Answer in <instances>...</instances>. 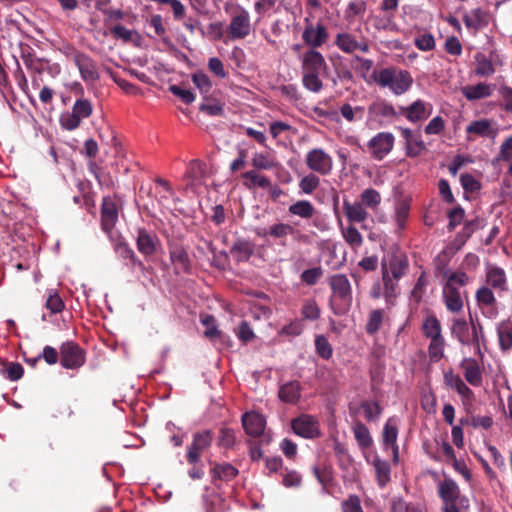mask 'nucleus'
Returning <instances> with one entry per match:
<instances>
[{
  "label": "nucleus",
  "mask_w": 512,
  "mask_h": 512,
  "mask_svg": "<svg viewBox=\"0 0 512 512\" xmlns=\"http://www.w3.org/2000/svg\"><path fill=\"white\" fill-rule=\"evenodd\" d=\"M85 362L83 351L73 343H65L61 348V365L66 369H74Z\"/></svg>",
  "instance_id": "17"
},
{
  "label": "nucleus",
  "mask_w": 512,
  "mask_h": 512,
  "mask_svg": "<svg viewBox=\"0 0 512 512\" xmlns=\"http://www.w3.org/2000/svg\"><path fill=\"white\" fill-rule=\"evenodd\" d=\"M462 291L457 286L444 284L443 300L446 308L452 313H458L463 309Z\"/></svg>",
  "instance_id": "22"
},
{
  "label": "nucleus",
  "mask_w": 512,
  "mask_h": 512,
  "mask_svg": "<svg viewBox=\"0 0 512 512\" xmlns=\"http://www.w3.org/2000/svg\"><path fill=\"white\" fill-rule=\"evenodd\" d=\"M383 320V311L380 309H376L370 312L368 321L366 324V331L368 334L376 333L382 324Z\"/></svg>",
  "instance_id": "55"
},
{
  "label": "nucleus",
  "mask_w": 512,
  "mask_h": 512,
  "mask_svg": "<svg viewBox=\"0 0 512 512\" xmlns=\"http://www.w3.org/2000/svg\"><path fill=\"white\" fill-rule=\"evenodd\" d=\"M295 434L305 438L314 439L321 435L320 422L317 417L302 414L291 422Z\"/></svg>",
  "instance_id": "9"
},
{
  "label": "nucleus",
  "mask_w": 512,
  "mask_h": 512,
  "mask_svg": "<svg viewBox=\"0 0 512 512\" xmlns=\"http://www.w3.org/2000/svg\"><path fill=\"white\" fill-rule=\"evenodd\" d=\"M498 93L503 109L508 113H512V88L505 85L501 86L498 89Z\"/></svg>",
  "instance_id": "64"
},
{
  "label": "nucleus",
  "mask_w": 512,
  "mask_h": 512,
  "mask_svg": "<svg viewBox=\"0 0 512 512\" xmlns=\"http://www.w3.org/2000/svg\"><path fill=\"white\" fill-rule=\"evenodd\" d=\"M212 477L229 481L238 474V470L229 463L216 464L212 470Z\"/></svg>",
  "instance_id": "44"
},
{
  "label": "nucleus",
  "mask_w": 512,
  "mask_h": 512,
  "mask_svg": "<svg viewBox=\"0 0 512 512\" xmlns=\"http://www.w3.org/2000/svg\"><path fill=\"white\" fill-rule=\"evenodd\" d=\"M374 467L377 482L381 487H384L390 481V465L387 461L382 460L378 455H375L371 461Z\"/></svg>",
  "instance_id": "34"
},
{
  "label": "nucleus",
  "mask_w": 512,
  "mask_h": 512,
  "mask_svg": "<svg viewBox=\"0 0 512 512\" xmlns=\"http://www.w3.org/2000/svg\"><path fill=\"white\" fill-rule=\"evenodd\" d=\"M305 164L311 172L321 176L330 175L334 167L332 156L320 147L312 148L306 153Z\"/></svg>",
  "instance_id": "6"
},
{
  "label": "nucleus",
  "mask_w": 512,
  "mask_h": 512,
  "mask_svg": "<svg viewBox=\"0 0 512 512\" xmlns=\"http://www.w3.org/2000/svg\"><path fill=\"white\" fill-rule=\"evenodd\" d=\"M394 141L392 133L380 132L368 142V147L375 159L382 160L393 149Z\"/></svg>",
  "instance_id": "14"
},
{
  "label": "nucleus",
  "mask_w": 512,
  "mask_h": 512,
  "mask_svg": "<svg viewBox=\"0 0 512 512\" xmlns=\"http://www.w3.org/2000/svg\"><path fill=\"white\" fill-rule=\"evenodd\" d=\"M474 232V223L473 222H467L465 223L463 229L461 232H459L453 242V247H455L456 250H459L465 242L470 238L472 233Z\"/></svg>",
  "instance_id": "57"
},
{
  "label": "nucleus",
  "mask_w": 512,
  "mask_h": 512,
  "mask_svg": "<svg viewBox=\"0 0 512 512\" xmlns=\"http://www.w3.org/2000/svg\"><path fill=\"white\" fill-rule=\"evenodd\" d=\"M335 45L339 50L346 54H352L355 51L368 53L370 45L367 39L357 40L356 37L348 32L338 33L335 37Z\"/></svg>",
  "instance_id": "12"
},
{
  "label": "nucleus",
  "mask_w": 512,
  "mask_h": 512,
  "mask_svg": "<svg viewBox=\"0 0 512 512\" xmlns=\"http://www.w3.org/2000/svg\"><path fill=\"white\" fill-rule=\"evenodd\" d=\"M306 26L302 33L304 43L308 49H317L321 47L328 39V31L326 27L320 23L314 25L306 19Z\"/></svg>",
  "instance_id": "13"
},
{
  "label": "nucleus",
  "mask_w": 512,
  "mask_h": 512,
  "mask_svg": "<svg viewBox=\"0 0 512 512\" xmlns=\"http://www.w3.org/2000/svg\"><path fill=\"white\" fill-rule=\"evenodd\" d=\"M366 2L364 0L351 1L344 12V17L349 23H353L356 17H362L366 12Z\"/></svg>",
  "instance_id": "45"
},
{
  "label": "nucleus",
  "mask_w": 512,
  "mask_h": 512,
  "mask_svg": "<svg viewBox=\"0 0 512 512\" xmlns=\"http://www.w3.org/2000/svg\"><path fill=\"white\" fill-rule=\"evenodd\" d=\"M320 308L314 299L304 301L301 308V315L304 319L315 321L320 317Z\"/></svg>",
  "instance_id": "49"
},
{
  "label": "nucleus",
  "mask_w": 512,
  "mask_h": 512,
  "mask_svg": "<svg viewBox=\"0 0 512 512\" xmlns=\"http://www.w3.org/2000/svg\"><path fill=\"white\" fill-rule=\"evenodd\" d=\"M118 219L116 204L110 198H104L101 209V222L105 231H110Z\"/></svg>",
  "instance_id": "27"
},
{
  "label": "nucleus",
  "mask_w": 512,
  "mask_h": 512,
  "mask_svg": "<svg viewBox=\"0 0 512 512\" xmlns=\"http://www.w3.org/2000/svg\"><path fill=\"white\" fill-rule=\"evenodd\" d=\"M405 141V151L408 157H417L426 151V145L422 140L421 134L414 132L409 128H399Z\"/></svg>",
  "instance_id": "19"
},
{
  "label": "nucleus",
  "mask_w": 512,
  "mask_h": 512,
  "mask_svg": "<svg viewBox=\"0 0 512 512\" xmlns=\"http://www.w3.org/2000/svg\"><path fill=\"white\" fill-rule=\"evenodd\" d=\"M294 228L285 223H276L270 226L266 232L267 235L272 236L275 239H283L288 235L293 234Z\"/></svg>",
  "instance_id": "52"
},
{
  "label": "nucleus",
  "mask_w": 512,
  "mask_h": 512,
  "mask_svg": "<svg viewBox=\"0 0 512 512\" xmlns=\"http://www.w3.org/2000/svg\"><path fill=\"white\" fill-rule=\"evenodd\" d=\"M432 109L433 107L430 103L418 99L401 110L408 121L416 123L428 118L432 113Z\"/></svg>",
  "instance_id": "20"
},
{
  "label": "nucleus",
  "mask_w": 512,
  "mask_h": 512,
  "mask_svg": "<svg viewBox=\"0 0 512 512\" xmlns=\"http://www.w3.org/2000/svg\"><path fill=\"white\" fill-rule=\"evenodd\" d=\"M371 80L379 87L389 89L394 95L405 94L413 85L414 79L409 71L389 67L371 73Z\"/></svg>",
  "instance_id": "3"
},
{
  "label": "nucleus",
  "mask_w": 512,
  "mask_h": 512,
  "mask_svg": "<svg viewBox=\"0 0 512 512\" xmlns=\"http://www.w3.org/2000/svg\"><path fill=\"white\" fill-rule=\"evenodd\" d=\"M315 346L318 355L323 359H329L332 356V347L323 335L316 337Z\"/></svg>",
  "instance_id": "59"
},
{
  "label": "nucleus",
  "mask_w": 512,
  "mask_h": 512,
  "mask_svg": "<svg viewBox=\"0 0 512 512\" xmlns=\"http://www.w3.org/2000/svg\"><path fill=\"white\" fill-rule=\"evenodd\" d=\"M415 46L421 51H431L435 48V38L431 33H422L415 37Z\"/></svg>",
  "instance_id": "54"
},
{
  "label": "nucleus",
  "mask_w": 512,
  "mask_h": 512,
  "mask_svg": "<svg viewBox=\"0 0 512 512\" xmlns=\"http://www.w3.org/2000/svg\"><path fill=\"white\" fill-rule=\"evenodd\" d=\"M382 280L384 289V298L387 305H393L394 300L399 294L398 280L392 279L386 265H382Z\"/></svg>",
  "instance_id": "30"
},
{
  "label": "nucleus",
  "mask_w": 512,
  "mask_h": 512,
  "mask_svg": "<svg viewBox=\"0 0 512 512\" xmlns=\"http://www.w3.org/2000/svg\"><path fill=\"white\" fill-rule=\"evenodd\" d=\"M492 288L482 285L475 293V300L477 307L480 309L481 314L490 320H494L499 315L498 303Z\"/></svg>",
  "instance_id": "7"
},
{
  "label": "nucleus",
  "mask_w": 512,
  "mask_h": 512,
  "mask_svg": "<svg viewBox=\"0 0 512 512\" xmlns=\"http://www.w3.org/2000/svg\"><path fill=\"white\" fill-rule=\"evenodd\" d=\"M81 119L78 118L72 111L63 113L60 116V125L63 129L72 131L80 126Z\"/></svg>",
  "instance_id": "58"
},
{
  "label": "nucleus",
  "mask_w": 512,
  "mask_h": 512,
  "mask_svg": "<svg viewBox=\"0 0 512 512\" xmlns=\"http://www.w3.org/2000/svg\"><path fill=\"white\" fill-rule=\"evenodd\" d=\"M323 270L321 267H314L311 269H307L302 272L301 280L307 285H315L318 280L322 277Z\"/></svg>",
  "instance_id": "63"
},
{
  "label": "nucleus",
  "mask_w": 512,
  "mask_h": 512,
  "mask_svg": "<svg viewBox=\"0 0 512 512\" xmlns=\"http://www.w3.org/2000/svg\"><path fill=\"white\" fill-rule=\"evenodd\" d=\"M440 273L446 280V285L456 286L458 284L460 286H465L470 281L469 276L464 271L452 272L448 269H443Z\"/></svg>",
  "instance_id": "46"
},
{
  "label": "nucleus",
  "mask_w": 512,
  "mask_h": 512,
  "mask_svg": "<svg viewBox=\"0 0 512 512\" xmlns=\"http://www.w3.org/2000/svg\"><path fill=\"white\" fill-rule=\"evenodd\" d=\"M398 427L395 418H389L384 425L382 441L384 449L392 450L393 462L398 463L399 447L397 445Z\"/></svg>",
  "instance_id": "18"
},
{
  "label": "nucleus",
  "mask_w": 512,
  "mask_h": 512,
  "mask_svg": "<svg viewBox=\"0 0 512 512\" xmlns=\"http://www.w3.org/2000/svg\"><path fill=\"white\" fill-rule=\"evenodd\" d=\"M475 68L474 73L479 77H490L495 72V66L491 59H489L484 53L478 52L474 55Z\"/></svg>",
  "instance_id": "32"
},
{
  "label": "nucleus",
  "mask_w": 512,
  "mask_h": 512,
  "mask_svg": "<svg viewBox=\"0 0 512 512\" xmlns=\"http://www.w3.org/2000/svg\"><path fill=\"white\" fill-rule=\"evenodd\" d=\"M352 431L354 434V437L357 441V444L362 449L369 448L372 443L373 439L372 436L368 430V428L361 422H356L352 426Z\"/></svg>",
  "instance_id": "38"
},
{
  "label": "nucleus",
  "mask_w": 512,
  "mask_h": 512,
  "mask_svg": "<svg viewBox=\"0 0 512 512\" xmlns=\"http://www.w3.org/2000/svg\"><path fill=\"white\" fill-rule=\"evenodd\" d=\"M451 336L463 346H472L476 353L481 354V343L485 341L483 326L478 318L469 315V321L455 318L451 323Z\"/></svg>",
  "instance_id": "2"
},
{
  "label": "nucleus",
  "mask_w": 512,
  "mask_h": 512,
  "mask_svg": "<svg viewBox=\"0 0 512 512\" xmlns=\"http://www.w3.org/2000/svg\"><path fill=\"white\" fill-rule=\"evenodd\" d=\"M445 129V121L441 116H435L425 126L424 132L427 135H438Z\"/></svg>",
  "instance_id": "61"
},
{
  "label": "nucleus",
  "mask_w": 512,
  "mask_h": 512,
  "mask_svg": "<svg viewBox=\"0 0 512 512\" xmlns=\"http://www.w3.org/2000/svg\"><path fill=\"white\" fill-rule=\"evenodd\" d=\"M301 64L302 84L313 92L319 93L323 89L321 76L328 71L324 56L315 49H307L298 55Z\"/></svg>",
  "instance_id": "1"
},
{
  "label": "nucleus",
  "mask_w": 512,
  "mask_h": 512,
  "mask_svg": "<svg viewBox=\"0 0 512 512\" xmlns=\"http://www.w3.org/2000/svg\"><path fill=\"white\" fill-rule=\"evenodd\" d=\"M381 194L374 188L364 189L360 194V203L367 209L376 210L381 204Z\"/></svg>",
  "instance_id": "39"
},
{
  "label": "nucleus",
  "mask_w": 512,
  "mask_h": 512,
  "mask_svg": "<svg viewBox=\"0 0 512 512\" xmlns=\"http://www.w3.org/2000/svg\"><path fill=\"white\" fill-rule=\"evenodd\" d=\"M422 331L425 337L430 340L428 346L430 359L434 362L439 361L444 356L446 342L442 335L441 323L435 315H428L423 320Z\"/></svg>",
  "instance_id": "4"
},
{
  "label": "nucleus",
  "mask_w": 512,
  "mask_h": 512,
  "mask_svg": "<svg viewBox=\"0 0 512 512\" xmlns=\"http://www.w3.org/2000/svg\"><path fill=\"white\" fill-rule=\"evenodd\" d=\"M500 348L504 351L512 348V321L504 320L497 326Z\"/></svg>",
  "instance_id": "35"
},
{
  "label": "nucleus",
  "mask_w": 512,
  "mask_h": 512,
  "mask_svg": "<svg viewBox=\"0 0 512 512\" xmlns=\"http://www.w3.org/2000/svg\"><path fill=\"white\" fill-rule=\"evenodd\" d=\"M341 234L345 242L353 250H357L362 246L363 236L354 225L341 226Z\"/></svg>",
  "instance_id": "37"
},
{
  "label": "nucleus",
  "mask_w": 512,
  "mask_h": 512,
  "mask_svg": "<svg viewBox=\"0 0 512 512\" xmlns=\"http://www.w3.org/2000/svg\"><path fill=\"white\" fill-rule=\"evenodd\" d=\"M408 262L406 257L402 255H394L389 263V274L392 279L399 280L406 272Z\"/></svg>",
  "instance_id": "42"
},
{
  "label": "nucleus",
  "mask_w": 512,
  "mask_h": 512,
  "mask_svg": "<svg viewBox=\"0 0 512 512\" xmlns=\"http://www.w3.org/2000/svg\"><path fill=\"white\" fill-rule=\"evenodd\" d=\"M438 491L443 503L458 502L461 507H469L468 499L465 496H461L460 489L454 480L445 479L440 482Z\"/></svg>",
  "instance_id": "15"
},
{
  "label": "nucleus",
  "mask_w": 512,
  "mask_h": 512,
  "mask_svg": "<svg viewBox=\"0 0 512 512\" xmlns=\"http://www.w3.org/2000/svg\"><path fill=\"white\" fill-rule=\"evenodd\" d=\"M373 61L371 59L355 56L352 59V66L355 72L362 77L364 80H368V75L373 68Z\"/></svg>",
  "instance_id": "47"
},
{
  "label": "nucleus",
  "mask_w": 512,
  "mask_h": 512,
  "mask_svg": "<svg viewBox=\"0 0 512 512\" xmlns=\"http://www.w3.org/2000/svg\"><path fill=\"white\" fill-rule=\"evenodd\" d=\"M320 178L315 172H311L303 176L299 180V190L301 194L310 195L320 186Z\"/></svg>",
  "instance_id": "41"
},
{
  "label": "nucleus",
  "mask_w": 512,
  "mask_h": 512,
  "mask_svg": "<svg viewBox=\"0 0 512 512\" xmlns=\"http://www.w3.org/2000/svg\"><path fill=\"white\" fill-rule=\"evenodd\" d=\"M343 210L348 221L351 223H361L367 220L369 213L360 202H343Z\"/></svg>",
  "instance_id": "29"
},
{
  "label": "nucleus",
  "mask_w": 512,
  "mask_h": 512,
  "mask_svg": "<svg viewBox=\"0 0 512 512\" xmlns=\"http://www.w3.org/2000/svg\"><path fill=\"white\" fill-rule=\"evenodd\" d=\"M158 238L145 229H139L137 235V249L144 255H152L156 251Z\"/></svg>",
  "instance_id": "28"
},
{
  "label": "nucleus",
  "mask_w": 512,
  "mask_h": 512,
  "mask_svg": "<svg viewBox=\"0 0 512 512\" xmlns=\"http://www.w3.org/2000/svg\"><path fill=\"white\" fill-rule=\"evenodd\" d=\"M66 55L77 66L84 81H95L98 79L97 66L88 55L74 49H70Z\"/></svg>",
  "instance_id": "10"
},
{
  "label": "nucleus",
  "mask_w": 512,
  "mask_h": 512,
  "mask_svg": "<svg viewBox=\"0 0 512 512\" xmlns=\"http://www.w3.org/2000/svg\"><path fill=\"white\" fill-rule=\"evenodd\" d=\"M498 131L499 129L496 123L487 118L474 120L466 127L468 140L472 139L471 136L494 139L497 136Z\"/></svg>",
  "instance_id": "16"
},
{
  "label": "nucleus",
  "mask_w": 512,
  "mask_h": 512,
  "mask_svg": "<svg viewBox=\"0 0 512 512\" xmlns=\"http://www.w3.org/2000/svg\"><path fill=\"white\" fill-rule=\"evenodd\" d=\"M394 14L375 15L372 17V24L378 31H397L398 27L394 21Z\"/></svg>",
  "instance_id": "43"
},
{
  "label": "nucleus",
  "mask_w": 512,
  "mask_h": 512,
  "mask_svg": "<svg viewBox=\"0 0 512 512\" xmlns=\"http://www.w3.org/2000/svg\"><path fill=\"white\" fill-rule=\"evenodd\" d=\"M485 285L495 290L498 294L507 292L509 288L505 270L495 264H486Z\"/></svg>",
  "instance_id": "11"
},
{
  "label": "nucleus",
  "mask_w": 512,
  "mask_h": 512,
  "mask_svg": "<svg viewBox=\"0 0 512 512\" xmlns=\"http://www.w3.org/2000/svg\"><path fill=\"white\" fill-rule=\"evenodd\" d=\"M199 110L209 116H222L224 114L223 104L218 100H212L205 97L204 102L200 105Z\"/></svg>",
  "instance_id": "50"
},
{
  "label": "nucleus",
  "mask_w": 512,
  "mask_h": 512,
  "mask_svg": "<svg viewBox=\"0 0 512 512\" xmlns=\"http://www.w3.org/2000/svg\"><path fill=\"white\" fill-rule=\"evenodd\" d=\"M288 211L291 215L298 216L302 219H310L316 213L315 207L308 200H298L289 206Z\"/></svg>",
  "instance_id": "36"
},
{
  "label": "nucleus",
  "mask_w": 512,
  "mask_h": 512,
  "mask_svg": "<svg viewBox=\"0 0 512 512\" xmlns=\"http://www.w3.org/2000/svg\"><path fill=\"white\" fill-rule=\"evenodd\" d=\"M238 339L243 343H248L255 338V334L247 321H242L235 331Z\"/></svg>",
  "instance_id": "60"
},
{
  "label": "nucleus",
  "mask_w": 512,
  "mask_h": 512,
  "mask_svg": "<svg viewBox=\"0 0 512 512\" xmlns=\"http://www.w3.org/2000/svg\"><path fill=\"white\" fill-rule=\"evenodd\" d=\"M369 113L375 117H381L384 119H392L397 115L394 107L385 101L371 104L369 106Z\"/></svg>",
  "instance_id": "40"
},
{
  "label": "nucleus",
  "mask_w": 512,
  "mask_h": 512,
  "mask_svg": "<svg viewBox=\"0 0 512 512\" xmlns=\"http://www.w3.org/2000/svg\"><path fill=\"white\" fill-rule=\"evenodd\" d=\"M463 22L467 29L476 33L488 25V15L481 8H475L464 14Z\"/></svg>",
  "instance_id": "24"
},
{
  "label": "nucleus",
  "mask_w": 512,
  "mask_h": 512,
  "mask_svg": "<svg viewBox=\"0 0 512 512\" xmlns=\"http://www.w3.org/2000/svg\"><path fill=\"white\" fill-rule=\"evenodd\" d=\"M192 82L203 95H207L212 88L210 78L204 72L201 71L195 72L192 75Z\"/></svg>",
  "instance_id": "53"
},
{
  "label": "nucleus",
  "mask_w": 512,
  "mask_h": 512,
  "mask_svg": "<svg viewBox=\"0 0 512 512\" xmlns=\"http://www.w3.org/2000/svg\"><path fill=\"white\" fill-rule=\"evenodd\" d=\"M461 367L464 369V377L470 385L475 387H479L482 385V372L475 359H463V361L461 362Z\"/></svg>",
  "instance_id": "26"
},
{
  "label": "nucleus",
  "mask_w": 512,
  "mask_h": 512,
  "mask_svg": "<svg viewBox=\"0 0 512 512\" xmlns=\"http://www.w3.org/2000/svg\"><path fill=\"white\" fill-rule=\"evenodd\" d=\"M170 260L173 263L177 273H188L191 269V262L186 249L180 245H171L169 247Z\"/></svg>",
  "instance_id": "23"
},
{
  "label": "nucleus",
  "mask_w": 512,
  "mask_h": 512,
  "mask_svg": "<svg viewBox=\"0 0 512 512\" xmlns=\"http://www.w3.org/2000/svg\"><path fill=\"white\" fill-rule=\"evenodd\" d=\"M251 30L249 11L239 5L233 8L230 13V22L226 27L227 37L231 40H242L250 35Z\"/></svg>",
  "instance_id": "5"
},
{
  "label": "nucleus",
  "mask_w": 512,
  "mask_h": 512,
  "mask_svg": "<svg viewBox=\"0 0 512 512\" xmlns=\"http://www.w3.org/2000/svg\"><path fill=\"white\" fill-rule=\"evenodd\" d=\"M301 396V386L298 381H290L279 389V398L287 403H296Z\"/></svg>",
  "instance_id": "33"
},
{
  "label": "nucleus",
  "mask_w": 512,
  "mask_h": 512,
  "mask_svg": "<svg viewBox=\"0 0 512 512\" xmlns=\"http://www.w3.org/2000/svg\"><path fill=\"white\" fill-rule=\"evenodd\" d=\"M72 112L81 120L86 119L92 114V105L87 99H78L72 107Z\"/></svg>",
  "instance_id": "56"
},
{
  "label": "nucleus",
  "mask_w": 512,
  "mask_h": 512,
  "mask_svg": "<svg viewBox=\"0 0 512 512\" xmlns=\"http://www.w3.org/2000/svg\"><path fill=\"white\" fill-rule=\"evenodd\" d=\"M242 424L248 435L257 437L264 432L266 420L263 415L257 412H249L243 415Z\"/></svg>",
  "instance_id": "21"
},
{
  "label": "nucleus",
  "mask_w": 512,
  "mask_h": 512,
  "mask_svg": "<svg viewBox=\"0 0 512 512\" xmlns=\"http://www.w3.org/2000/svg\"><path fill=\"white\" fill-rule=\"evenodd\" d=\"M365 418L368 421H375L381 414V408L376 402L366 401L361 405Z\"/></svg>",
  "instance_id": "62"
},
{
  "label": "nucleus",
  "mask_w": 512,
  "mask_h": 512,
  "mask_svg": "<svg viewBox=\"0 0 512 512\" xmlns=\"http://www.w3.org/2000/svg\"><path fill=\"white\" fill-rule=\"evenodd\" d=\"M409 210H410L409 205L404 202H402V203L398 202L395 205L394 221H395L398 231L405 228L406 220L409 216Z\"/></svg>",
  "instance_id": "51"
},
{
  "label": "nucleus",
  "mask_w": 512,
  "mask_h": 512,
  "mask_svg": "<svg viewBox=\"0 0 512 512\" xmlns=\"http://www.w3.org/2000/svg\"><path fill=\"white\" fill-rule=\"evenodd\" d=\"M230 252L237 262H245L254 253V245L250 241L239 239L232 245Z\"/></svg>",
  "instance_id": "31"
},
{
  "label": "nucleus",
  "mask_w": 512,
  "mask_h": 512,
  "mask_svg": "<svg viewBox=\"0 0 512 512\" xmlns=\"http://www.w3.org/2000/svg\"><path fill=\"white\" fill-rule=\"evenodd\" d=\"M329 285L332 289L333 297L341 302L342 308L340 313L345 312L352 304V288L347 276L344 274L333 275L329 280Z\"/></svg>",
  "instance_id": "8"
},
{
  "label": "nucleus",
  "mask_w": 512,
  "mask_h": 512,
  "mask_svg": "<svg viewBox=\"0 0 512 512\" xmlns=\"http://www.w3.org/2000/svg\"><path fill=\"white\" fill-rule=\"evenodd\" d=\"M364 107L362 106H351L350 104L346 103L343 104L340 108V113L348 122H355L362 120L364 117Z\"/></svg>",
  "instance_id": "48"
},
{
  "label": "nucleus",
  "mask_w": 512,
  "mask_h": 512,
  "mask_svg": "<svg viewBox=\"0 0 512 512\" xmlns=\"http://www.w3.org/2000/svg\"><path fill=\"white\" fill-rule=\"evenodd\" d=\"M494 85L485 82L476 85H467L462 88V94L468 101H477L488 98L492 95Z\"/></svg>",
  "instance_id": "25"
}]
</instances>
